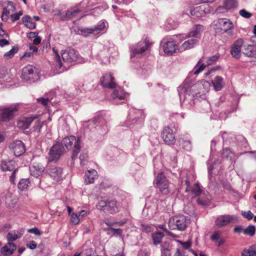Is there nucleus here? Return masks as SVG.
I'll list each match as a JSON object with an SVG mask.
<instances>
[{"instance_id":"nucleus-50","label":"nucleus","mask_w":256,"mask_h":256,"mask_svg":"<svg viewBox=\"0 0 256 256\" xmlns=\"http://www.w3.org/2000/svg\"><path fill=\"white\" fill-rule=\"evenodd\" d=\"M218 57L219 56L217 55H214L210 58L207 61L206 66L213 64L218 60Z\"/></svg>"},{"instance_id":"nucleus-12","label":"nucleus","mask_w":256,"mask_h":256,"mask_svg":"<svg viewBox=\"0 0 256 256\" xmlns=\"http://www.w3.org/2000/svg\"><path fill=\"white\" fill-rule=\"evenodd\" d=\"M62 56L64 62H71L77 60L78 54L74 49H68L62 52Z\"/></svg>"},{"instance_id":"nucleus-61","label":"nucleus","mask_w":256,"mask_h":256,"mask_svg":"<svg viewBox=\"0 0 256 256\" xmlns=\"http://www.w3.org/2000/svg\"><path fill=\"white\" fill-rule=\"evenodd\" d=\"M76 214H78V216L80 218V220H81L87 214V212L84 210H82L79 212L76 213Z\"/></svg>"},{"instance_id":"nucleus-23","label":"nucleus","mask_w":256,"mask_h":256,"mask_svg":"<svg viewBox=\"0 0 256 256\" xmlns=\"http://www.w3.org/2000/svg\"><path fill=\"white\" fill-rule=\"evenodd\" d=\"M176 44L173 41L167 42L164 44V52L167 54L171 55L176 52Z\"/></svg>"},{"instance_id":"nucleus-49","label":"nucleus","mask_w":256,"mask_h":256,"mask_svg":"<svg viewBox=\"0 0 256 256\" xmlns=\"http://www.w3.org/2000/svg\"><path fill=\"white\" fill-rule=\"evenodd\" d=\"M80 32L81 34L84 36H87L88 34H93L94 33V30L93 28H84L80 30Z\"/></svg>"},{"instance_id":"nucleus-7","label":"nucleus","mask_w":256,"mask_h":256,"mask_svg":"<svg viewBox=\"0 0 256 256\" xmlns=\"http://www.w3.org/2000/svg\"><path fill=\"white\" fill-rule=\"evenodd\" d=\"M238 221V218L234 215H223L218 216L216 221V225L218 227H222L227 225L230 222L235 223Z\"/></svg>"},{"instance_id":"nucleus-28","label":"nucleus","mask_w":256,"mask_h":256,"mask_svg":"<svg viewBox=\"0 0 256 256\" xmlns=\"http://www.w3.org/2000/svg\"><path fill=\"white\" fill-rule=\"evenodd\" d=\"M16 249V246L14 244L8 242L2 248L1 252L5 255H10L12 254Z\"/></svg>"},{"instance_id":"nucleus-55","label":"nucleus","mask_w":256,"mask_h":256,"mask_svg":"<svg viewBox=\"0 0 256 256\" xmlns=\"http://www.w3.org/2000/svg\"><path fill=\"white\" fill-rule=\"evenodd\" d=\"M2 23H0V36L8 37V35L7 32L2 29Z\"/></svg>"},{"instance_id":"nucleus-38","label":"nucleus","mask_w":256,"mask_h":256,"mask_svg":"<svg viewBox=\"0 0 256 256\" xmlns=\"http://www.w3.org/2000/svg\"><path fill=\"white\" fill-rule=\"evenodd\" d=\"M18 48L17 46H14L10 51L4 54V57L7 60L10 59L18 52Z\"/></svg>"},{"instance_id":"nucleus-47","label":"nucleus","mask_w":256,"mask_h":256,"mask_svg":"<svg viewBox=\"0 0 256 256\" xmlns=\"http://www.w3.org/2000/svg\"><path fill=\"white\" fill-rule=\"evenodd\" d=\"M239 14L242 17L246 18H250L252 16V14L250 12L246 11L244 9L240 10L239 12Z\"/></svg>"},{"instance_id":"nucleus-30","label":"nucleus","mask_w":256,"mask_h":256,"mask_svg":"<svg viewBox=\"0 0 256 256\" xmlns=\"http://www.w3.org/2000/svg\"><path fill=\"white\" fill-rule=\"evenodd\" d=\"M198 40L190 39L184 42L180 46V49L182 50H189L194 48L198 43Z\"/></svg>"},{"instance_id":"nucleus-8","label":"nucleus","mask_w":256,"mask_h":256,"mask_svg":"<svg viewBox=\"0 0 256 256\" xmlns=\"http://www.w3.org/2000/svg\"><path fill=\"white\" fill-rule=\"evenodd\" d=\"M47 173L54 181L59 182L63 177L62 169L56 166H52L47 170Z\"/></svg>"},{"instance_id":"nucleus-21","label":"nucleus","mask_w":256,"mask_h":256,"mask_svg":"<svg viewBox=\"0 0 256 256\" xmlns=\"http://www.w3.org/2000/svg\"><path fill=\"white\" fill-rule=\"evenodd\" d=\"M24 230L22 229L10 232L6 238L8 242H12L18 238L22 237Z\"/></svg>"},{"instance_id":"nucleus-48","label":"nucleus","mask_w":256,"mask_h":256,"mask_svg":"<svg viewBox=\"0 0 256 256\" xmlns=\"http://www.w3.org/2000/svg\"><path fill=\"white\" fill-rule=\"evenodd\" d=\"M242 215L248 220H252L254 217L253 214L250 210L247 212L242 211Z\"/></svg>"},{"instance_id":"nucleus-1","label":"nucleus","mask_w":256,"mask_h":256,"mask_svg":"<svg viewBox=\"0 0 256 256\" xmlns=\"http://www.w3.org/2000/svg\"><path fill=\"white\" fill-rule=\"evenodd\" d=\"M80 138H76L74 136H70L64 138L62 142V144L60 142H56L50 150L48 161H57L64 154V146L68 150H73L72 158H74L80 150Z\"/></svg>"},{"instance_id":"nucleus-5","label":"nucleus","mask_w":256,"mask_h":256,"mask_svg":"<svg viewBox=\"0 0 256 256\" xmlns=\"http://www.w3.org/2000/svg\"><path fill=\"white\" fill-rule=\"evenodd\" d=\"M152 43L149 39L146 38L143 41L138 42L136 46L131 48V58L135 57L138 54H142L151 46Z\"/></svg>"},{"instance_id":"nucleus-36","label":"nucleus","mask_w":256,"mask_h":256,"mask_svg":"<svg viewBox=\"0 0 256 256\" xmlns=\"http://www.w3.org/2000/svg\"><path fill=\"white\" fill-rule=\"evenodd\" d=\"M30 184L28 179H22L18 183V188L21 190L26 189Z\"/></svg>"},{"instance_id":"nucleus-35","label":"nucleus","mask_w":256,"mask_h":256,"mask_svg":"<svg viewBox=\"0 0 256 256\" xmlns=\"http://www.w3.org/2000/svg\"><path fill=\"white\" fill-rule=\"evenodd\" d=\"M164 236V234L162 232H156L152 234V238L154 240V244H160L162 239Z\"/></svg>"},{"instance_id":"nucleus-46","label":"nucleus","mask_w":256,"mask_h":256,"mask_svg":"<svg viewBox=\"0 0 256 256\" xmlns=\"http://www.w3.org/2000/svg\"><path fill=\"white\" fill-rule=\"evenodd\" d=\"M221 235V232L220 231H215L212 234L210 239L214 242H217L220 238Z\"/></svg>"},{"instance_id":"nucleus-34","label":"nucleus","mask_w":256,"mask_h":256,"mask_svg":"<svg viewBox=\"0 0 256 256\" xmlns=\"http://www.w3.org/2000/svg\"><path fill=\"white\" fill-rule=\"evenodd\" d=\"M22 20L28 28L34 29L36 28V23L32 21V18L30 16H25L23 17Z\"/></svg>"},{"instance_id":"nucleus-3","label":"nucleus","mask_w":256,"mask_h":256,"mask_svg":"<svg viewBox=\"0 0 256 256\" xmlns=\"http://www.w3.org/2000/svg\"><path fill=\"white\" fill-rule=\"evenodd\" d=\"M98 208L104 212L109 214H115L119 211L120 204L116 200H100L96 206Z\"/></svg>"},{"instance_id":"nucleus-31","label":"nucleus","mask_w":256,"mask_h":256,"mask_svg":"<svg viewBox=\"0 0 256 256\" xmlns=\"http://www.w3.org/2000/svg\"><path fill=\"white\" fill-rule=\"evenodd\" d=\"M206 66V65L202 64V60L200 59L192 70V73L194 74L197 75L202 72Z\"/></svg>"},{"instance_id":"nucleus-27","label":"nucleus","mask_w":256,"mask_h":256,"mask_svg":"<svg viewBox=\"0 0 256 256\" xmlns=\"http://www.w3.org/2000/svg\"><path fill=\"white\" fill-rule=\"evenodd\" d=\"M212 83L214 89L216 91H220L224 86L223 78L220 76H216L212 80Z\"/></svg>"},{"instance_id":"nucleus-53","label":"nucleus","mask_w":256,"mask_h":256,"mask_svg":"<svg viewBox=\"0 0 256 256\" xmlns=\"http://www.w3.org/2000/svg\"><path fill=\"white\" fill-rule=\"evenodd\" d=\"M110 230L116 236H120L122 234V230L120 228H110Z\"/></svg>"},{"instance_id":"nucleus-51","label":"nucleus","mask_w":256,"mask_h":256,"mask_svg":"<svg viewBox=\"0 0 256 256\" xmlns=\"http://www.w3.org/2000/svg\"><path fill=\"white\" fill-rule=\"evenodd\" d=\"M37 101L44 106H47L50 100L48 98H40L37 99Z\"/></svg>"},{"instance_id":"nucleus-17","label":"nucleus","mask_w":256,"mask_h":256,"mask_svg":"<svg viewBox=\"0 0 256 256\" xmlns=\"http://www.w3.org/2000/svg\"><path fill=\"white\" fill-rule=\"evenodd\" d=\"M242 53L251 59V62L256 64V48L252 45L244 46Z\"/></svg>"},{"instance_id":"nucleus-19","label":"nucleus","mask_w":256,"mask_h":256,"mask_svg":"<svg viewBox=\"0 0 256 256\" xmlns=\"http://www.w3.org/2000/svg\"><path fill=\"white\" fill-rule=\"evenodd\" d=\"M204 30L203 26L202 25L198 24L194 26L191 30L187 38H194V39L199 40L200 38L202 32Z\"/></svg>"},{"instance_id":"nucleus-29","label":"nucleus","mask_w":256,"mask_h":256,"mask_svg":"<svg viewBox=\"0 0 256 256\" xmlns=\"http://www.w3.org/2000/svg\"><path fill=\"white\" fill-rule=\"evenodd\" d=\"M190 14L194 17L200 18L206 14V11L204 6H199L191 8L190 10Z\"/></svg>"},{"instance_id":"nucleus-54","label":"nucleus","mask_w":256,"mask_h":256,"mask_svg":"<svg viewBox=\"0 0 256 256\" xmlns=\"http://www.w3.org/2000/svg\"><path fill=\"white\" fill-rule=\"evenodd\" d=\"M53 51L54 52L56 56V60L58 62V65L60 68H61L62 66V64L61 62L60 61V56L58 55V52L56 51L54 48H53Z\"/></svg>"},{"instance_id":"nucleus-39","label":"nucleus","mask_w":256,"mask_h":256,"mask_svg":"<svg viewBox=\"0 0 256 256\" xmlns=\"http://www.w3.org/2000/svg\"><path fill=\"white\" fill-rule=\"evenodd\" d=\"M18 202V200L16 198H7L6 200V205L10 208H14Z\"/></svg>"},{"instance_id":"nucleus-57","label":"nucleus","mask_w":256,"mask_h":256,"mask_svg":"<svg viewBox=\"0 0 256 256\" xmlns=\"http://www.w3.org/2000/svg\"><path fill=\"white\" fill-rule=\"evenodd\" d=\"M28 232L34 234L36 236H40L41 234V232L36 228L30 229Z\"/></svg>"},{"instance_id":"nucleus-2","label":"nucleus","mask_w":256,"mask_h":256,"mask_svg":"<svg viewBox=\"0 0 256 256\" xmlns=\"http://www.w3.org/2000/svg\"><path fill=\"white\" fill-rule=\"evenodd\" d=\"M190 223V219L184 215H178L170 218L168 226L171 230H184Z\"/></svg>"},{"instance_id":"nucleus-22","label":"nucleus","mask_w":256,"mask_h":256,"mask_svg":"<svg viewBox=\"0 0 256 256\" xmlns=\"http://www.w3.org/2000/svg\"><path fill=\"white\" fill-rule=\"evenodd\" d=\"M224 6H219L216 9L218 12H221L223 8L228 10H232L237 8L238 2L236 0H224Z\"/></svg>"},{"instance_id":"nucleus-42","label":"nucleus","mask_w":256,"mask_h":256,"mask_svg":"<svg viewBox=\"0 0 256 256\" xmlns=\"http://www.w3.org/2000/svg\"><path fill=\"white\" fill-rule=\"evenodd\" d=\"M80 220L78 214L76 212L72 213L70 214V222L74 224H78Z\"/></svg>"},{"instance_id":"nucleus-41","label":"nucleus","mask_w":256,"mask_h":256,"mask_svg":"<svg viewBox=\"0 0 256 256\" xmlns=\"http://www.w3.org/2000/svg\"><path fill=\"white\" fill-rule=\"evenodd\" d=\"M192 194L194 196H198L200 194L202 191L201 188H200V186L199 184H196L192 187Z\"/></svg>"},{"instance_id":"nucleus-6","label":"nucleus","mask_w":256,"mask_h":256,"mask_svg":"<svg viewBox=\"0 0 256 256\" xmlns=\"http://www.w3.org/2000/svg\"><path fill=\"white\" fill-rule=\"evenodd\" d=\"M22 78L26 80L34 82L38 78L36 69L32 66H26L22 68Z\"/></svg>"},{"instance_id":"nucleus-10","label":"nucleus","mask_w":256,"mask_h":256,"mask_svg":"<svg viewBox=\"0 0 256 256\" xmlns=\"http://www.w3.org/2000/svg\"><path fill=\"white\" fill-rule=\"evenodd\" d=\"M244 44V41L242 39L239 38L236 40L231 46L230 54L232 56L238 59L242 55L241 48Z\"/></svg>"},{"instance_id":"nucleus-45","label":"nucleus","mask_w":256,"mask_h":256,"mask_svg":"<svg viewBox=\"0 0 256 256\" xmlns=\"http://www.w3.org/2000/svg\"><path fill=\"white\" fill-rule=\"evenodd\" d=\"M106 27L105 23L104 22H100L98 25L94 27L93 28L94 33H98Z\"/></svg>"},{"instance_id":"nucleus-13","label":"nucleus","mask_w":256,"mask_h":256,"mask_svg":"<svg viewBox=\"0 0 256 256\" xmlns=\"http://www.w3.org/2000/svg\"><path fill=\"white\" fill-rule=\"evenodd\" d=\"M11 151L16 156L22 155L25 152V146L20 140H16L10 146Z\"/></svg>"},{"instance_id":"nucleus-56","label":"nucleus","mask_w":256,"mask_h":256,"mask_svg":"<svg viewBox=\"0 0 256 256\" xmlns=\"http://www.w3.org/2000/svg\"><path fill=\"white\" fill-rule=\"evenodd\" d=\"M174 256H188L186 254V252L184 250H181L179 249H177L176 252L174 254Z\"/></svg>"},{"instance_id":"nucleus-32","label":"nucleus","mask_w":256,"mask_h":256,"mask_svg":"<svg viewBox=\"0 0 256 256\" xmlns=\"http://www.w3.org/2000/svg\"><path fill=\"white\" fill-rule=\"evenodd\" d=\"M242 256H256V245H252L242 252Z\"/></svg>"},{"instance_id":"nucleus-59","label":"nucleus","mask_w":256,"mask_h":256,"mask_svg":"<svg viewBox=\"0 0 256 256\" xmlns=\"http://www.w3.org/2000/svg\"><path fill=\"white\" fill-rule=\"evenodd\" d=\"M36 244L34 241H30L28 244H27V246L30 249L33 250L36 248Z\"/></svg>"},{"instance_id":"nucleus-33","label":"nucleus","mask_w":256,"mask_h":256,"mask_svg":"<svg viewBox=\"0 0 256 256\" xmlns=\"http://www.w3.org/2000/svg\"><path fill=\"white\" fill-rule=\"evenodd\" d=\"M126 94L122 90H117L114 92L112 94V98L114 100H124Z\"/></svg>"},{"instance_id":"nucleus-40","label":"nucleus","mask_w":256,"mask_h":256,"mask_svg":"<svg viewBox=\"0 0 256 256\" xmlns=\"http://www.w3.org/2000/svg\"><path fill=\"white\" fill-rule=\"evenodd\" d=\"M79 12H80V10L79 9L76 8H72L70 10H68L66 15V18H71L74 16H75Z\"/></svg>"},{"instance_id":"nucleus-24","label":"nucleus","mask_w":256,"mask_h":256,"mask_svg":"<svg viewBox=\"0 0 256 256\" xmlns=\"http://www.w3.org/2000/svg\"><path fill=\"white\" fill-rule=\"evenodd\" d=\"M36 118V116H33L22 118L18 122V126L22 129H26L28 128L30 124Z\"/></svg>"},{"instance_id":"nucleus-64","label":"nucleus","mask_w":256,"mask_h":256,"mask_svg":"<svg viewBox=\"0 0 256 256\" xmlns=\"http://www.w3.org/2000/svg\"><path fill=\"white\" fill-rule=\"evenodd\" d=\"M138 256H149V254L146 250H144L140 251Z\"/></svg>"},{"instance_id":"nucleus-26","label":"nucleus","mask_w":256,"mask_h":256,"mask_svg":"<svg viewBox=\"0 0 256 256\" xmlns=\"http://www.w3.org/2000/svg\"><path fill=\"white\" fill-rule=\"evenodd\" d=\"M44 170V167L39 164L32 166L30 168L31 175L34 177L38 176Z\"/></svg>"},{"instance_id":"nucleus-25","label":"nucleus","mask_w":256,"mask_h":256,"mask_svg":"<svg viewBox=\"0 0 256 256\" xmlns=\"http://www.w3.org/2000/svg\"><path fill=\"white\" fill-rule=\"evenodd\" d=\"M2 169L4 171H14L16 169V164L14 160L3 161L0 164Z\"/></svg>"},{"instance_id":"nucleus-44","label":"nucleus","mask_w":256,"mask_h":256,"mask_svg":"<svg viewBox=\"0 0 256 256\" xmlns=\"http://www.w3.org/2000/svg\"><path fill=\"white\" fill-rule=\"evenodd\" d=\"M178 92H179V96L180 99L182 100L183 98L184 100L185 99V94L186 92V88L184 86H180L178 88Z\"/></svg>"},{"instance_id":"nucleus-52","label":"nucleus","mask_w":256,"mask_h":256,"mask_svg":"<svg viewBox=\"0 0 256 256\" xmlns=\"http://www.w3.org/2000/svg\"><path fill=\"white\" fill-rule=\"evenodd\" d=\"M44 122L42 121L38 120L36 122V126L34 127V130L39 132L40 130V128L43 125Z\"/></svg>"},{"instance_id":"nucleus-63","label":"nucleus","mask_w":256,"mask_h":256,"mask_svg":"<svg viewBox=\"0 0 256 256\" xmlns=\"http://www.w3.org/2000/svg\"><path fill=\"white\" fill-rule=\"evenodd\" d=\"M41 40H42L40 36H36L34 38V39L33 40V43L35 45H38V44H40V43Z\"/></svg>"},{"instance_id":"nucleus-37","label":"nucleus","mask_w":256,"mask_h":256,"mask_svg":"<svg viewBox=\"0 0 256 256\" xmlns=\"http://www.w3.org/2000/svg\"><path fill=\"white\" fill-rule=\"evenodd\" d=\"M256 227L253 225L248 226L246 228L244 229L243 232L246 235L253 236L255 234Z\"/></svg>"},{"instance_id":"nucleus-14","label":"nucleus","mask_w":256,"mask_h":256,"mask_svg":"<svg viewBox=\"0 0 256 256\" xmlns=\"http://www.w3.org/2000/svg\"><path fill=\"white\" fill-rule=\"evenodd\" d=\"M162 136L164 142L168 144H172L175 142V137L172 129L168 127L164 128Z\"/></svg>"},{"instance_id":"nucleus-11","label":"nucleus","mask_w":256,"mask_h":256,"mask_svg":"<svg viewBox=\"0 0 256 256\" xmlns=\"http://www.w3.org/2000/svg\"><path fill=\"white\" fill-rule=\"evenodd\" d=\"M218 23L220 29L224 31V32L230 36L233 34L234 33L232 30L233 28L234 25L232 22L229 19L226 18H220L218 20Z\"/></svg>"},{"instance_id":"nucleus-20","label":"nucleus","mask_w":256,"mask_h":256,"mask_svg":"<svg viewBox=\"0 0 256 256\" xmlns=\"http://www.w3.org/2000/svg\"><path fill=\"white\" fill-rule=\"evenodd\" d=\"M97 178L98 173L96 170L94 169L88 170L85 174L84 182L86 184H92Z\"/></svg>"},{"instance_id":"nucleus-4","label":"nucleus","mask_w":256,"mask_h":256,"mask_svg":"<svg viewBox=\"0 0 256 256\" xmlns=\"http://www.w3.org/2000/svg\"><path fill=\"white\" fill-rule=\"evenodd\" d=\"M154 184L155 187L158 188L160 191L163 194L167 195L169 194L170 183L165 175L162 172L158 174L154 181Z\"/></svg>"},{"instance_id":"nucleus-62","label":"nucleus","mask_w":256,"mask_h":256,"mask_svg":"<svg viewBox=\"0 0 256 256\" xmlns=\"http://www.w3.org/2000/svg\"><path fill=\"white\" fill-rule=\"evenodd\" d=\"M220 68V66H216V68H211L210 70H208V72H206L205 74H206V76H208L209 74H212V72H215L216 70H218Z\"/></svg>"},{"instance_id":"nucleus-43","label":"nucleus","mask_w":256,"mask_h":256,"mask_svg":"<svg viewBox=\"0 0 256 256\" xmlns=\"http://www.w3.org/2000/svg\"><path fill=\"white\" fill-rule=\"evenodd\" d=\"M180 145L182 146L184 149L187 151H190L191 150V143L189 140H182L180 142Z\"/></svg>"},{"instance_id":"nucleus-9","label":"nucleus","mask_w":256,"mask_h":256,"mask_svg":"<svg viewBox=\"0 0 256 256\" xmlns=\"http://www.w3.org/2000/svg\"><path fill=\"white\" fill-rule=\"evenodd\" d=\"M18 110L16 106L5 108L0 112V122H8L14 116V113Z\"/></svg>"},{"instance_id":"nucleus-16","label":"nucleus","mask_w":256,"mask_h":256,"mask_svg":"<svg viewBox=\"0 0 256 256\" xmlns=\"http://www.w3.org/2000/svg\"><path fill=\"white\" fill-rule=\"evenodd\" d=\"M15 10L16 8L14 3L12 2H8L6 6L3 10L2 20L3 21H7L8 19V16L12 14Z\"/></svg>"},{"instance_id":"nucleus-60","label":"nucleus","mask_w":256,"mask_h":256,"mask_svg":"<svg viewBox=\"0 0 256 256\" xmlns=\"http://www.w3.org/2000/svg\"><path fill=\"white\" fill-rule=\"evenodd\" d=\"M182 247L185 249H188L191 246V242H180Z\"/></svg>"},{"instance_id":"nucleus-58","label":"nucleus","mask_w":256,"mask_h":256,"mask_svg":"<svg viewBox=\"0 0 256 256\" xmlns=\"http://www.w3.org/2000/svg\"><path fill=\"white\" fill-rule=\"evenodd\" d=\"M88 158V154L87 152H82L80 156V162L82 163L84 162Z\"/></svg>"},{"instance_id":"nucleus-18","label":"nucleus","mask_w":256,"mask_h":256,"mask_svg":"<svg viewBox=\"0 0 256 256\" xmlns=\"http://www.w3.org/2000/svg\"><path fill=\"white\" fill-rule=\"evenodd\" d=\"M210 87V83L204 80L198 82L192 86L193 89L197 88L198 93L202 94L208 92Z\"/></svg>"},{"instance_id":"nucleus-15","label":"nucleus","mask_w":256,"mask_h":256,"mask_svg":"<svg viewBox=\"0 0 256 256\" xmlns=\"http://www.w3.org/2000/svg\"><path fill=\"white\" fill-rule=\"evenodd\" d=\"M101 84L103 86L110 88H115L116 86L114 78L110 73H106L104 75L101 80Z\"/></svg>"}]
</instances>
